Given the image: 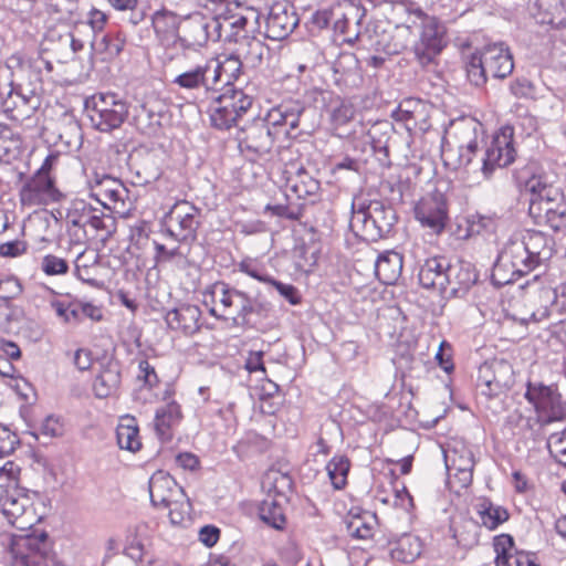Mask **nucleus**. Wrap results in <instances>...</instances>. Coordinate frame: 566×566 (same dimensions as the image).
Wrapping results in <instances>:
<instances>
[{
    "label": "nucleus",
    "instance_id": "obj_42",
    "mask_svg": "<svg viewBox=\"0 0 566 566\" xmlns=\"http://www.w3.org/2000/svg\"><path fill=\"white\" fill-rule=\"evenodd\" d=\"M260 518L275 530H282L285 525V515L279 499L269 495L259 506Z\"/></svg>",
    "mask_w": 566,
    "mask_h": 566
},
{
    "label": "nucleus",
    "instance_id": "obj_52",
    "mask_svg": "<svg viewBox=\"0 0 566 566\" xmlns=\"http://www.w3.org/2000/svg\"><path fill=\"white\" fill-rule=\"evenodd\" d=\"M136 380L140 384L137 394H142L144 390H150L159 384L157 373L147 359H140L138 361Z\"/></svg>",
    "mask_w": 566,
    "mask_h": 566
},
{
    "label": "nucleus",
    "instance_id": "obj_19",
    "mask_svg": "<svg viewBox=\"0 0 566 566\" xmlns=\"http://www.w3.org/2000/svg\"><path fill=\"white\" fill-rule=\"evenodd\" d=\"M431 106L418 98L403 99L392 112L396 122L403 123L408 132L424 133L429 129Z\"/></svg>",
    "mask_w": 566,
    "mask_h": 566
},
{
    "label": "nucleus",
    "instance_id": "obj_8",
    "mask_svg": "<svg viewBox=\"0 0 566 566\" xmlns=\"http://www.w3.org/2000/svg\"><path fill=\"white\" fill-rule=\"evenodd\" d=\"M514 384V369L505 359L485 361L479 368L476 387L486 399L500 397Z\"/></svg>",
    "mask_w": 566,
    "mask_h": 566
},
{
    "label": "nucleus",
    "instance_id": "obj_36",
    "mask_svg": "<svg viewBox=\"0 0 566 566\" xmlns=\"http://www.w3.org/2000/svg\"><path fill=\"white\" fill-rule=\"evenodd\" d=\"M39 105L40 99L34 90H30L27 93L17 90L12 95V99L3 103L2 112L11 118H18V116H29Z\"/></svg>",
    "mask_w": 566,
    "mask_h": 566
},
{
    "label": "nucleus",
    "instance_id": "obj_38",
    "mask_svg": "<svg viewBox=\"0 0 566 566\" xmlns=\"http://www.w3.org/2000/svg\"><path fill=\"white\" fill-rule=\"evenodd\" d=\"M483 526L495 530L509 520V512L501 505H495L489 499H479L474 505Z\"/></svg>",
    "mask_w": 566,
    "mask_h": 566
},
{
    "label": "nucleus",
    "instance_id": "obj_58",
    "mask_svg": "<svg viewBox=\"0 0 566 566\" xmlns=\"http://www.w3.org/2000/svg\"><path fill=\"white\" fill-rule=\"evenodd\" d=\"M19 443L17 433L0 423V458L11 454Z\"/></svg>",
    "mask_w": 566,
    "mask_h": 566
},
{
    "label": "nucleus",
    "instance_id": "obj_31",
    "mask_svg": "<svg viewBox=\"0 0 566 566\" xmlns=\"http://www.w3.org/2000/svg\"><path fill=\"white\" fill-rule=\"evenodd\" d=\"M94 208L84 200H74L67 209L65 222L71 237L81 240L87 235V223Z\"/></svg>",
    "mask_w": 566,
    "mask_h": 566
},
{
    "label": "nucleus",
    "instance_id": "obj_46",
    "mask_svg": "<svg viewBox=\"0 0 566 566\" xmlns=\"http://www.w3.org/2000/svg\"><path fill=\"white\" fill-rule=\"evenodd\" d=\"M376 516L369 512L361 515H349L346 520V528L350 536L358 539H368L374 534Z\"/></svg>",
    "mask_w": 566,
    "mask_h": 566
},
{
    "label": "nucleus",
    "instance_id": "obj_34",
    "mask_svg": "<svg viewBox=\"0 0 566 566\" xmlns=\"http://www.w3.org/2000/svg\"><path fill=\"white\" fill-rule=\"evenodd\" d=\"M402 271V256L395 251H386L375 261V274L377 279L387 285L394 284Z\"/></svg>",
    "mask_w": 566,
    "mask_h": 566
},
{
    "label": "nucleus",
    "instance_id": "obj_15",
    "mask_svg": "<svg viewBox=\"0 0 566 566\" xmlns=\"http://www.w3.org/2000/svg\"><path fill=\"white\" fill-rule=\"evenodd\" d=\"M264 36L281 41L286 39L298 24V17L294 8L286 2H274L265 17H263Z\"/></svg>",
    "mask_w": 566,
    "mask_h": 566
},
{
    "label": "nucleus",
    "instance_id": "obj_51",
    "mask_svg": "<svg viewBox=\"0 0 566 566\" xmlns=\"http://www.w3.org/2000/svg\"><path fill=\"white\" fill-rule=\"evenodd\" d=\"M87 230L91 229L95 233L94 235H101L107 238L114 228V218L111 214H106L103 211L94 208L91 218H88Z\"/></svg>",
    "mask_w": 566,
    "mask_h": 566
},
{
    "label": "nucleus",
    "instance_id": "obj_23",
    "mask_svg": "<svg viewBox=\"0 0 566 566\" xmlns=\"http://www.w3.org/2000/svg\"><path fill=\"white\" fill-rule=\"evenodd\" d=\"M483 126L474 118H464L454 123L447 133L443 143L451 146L464 147L478 154Z\"/></svg>",
    "mask_w": 566,
    "mask_h": 566
},
{
    "label": "nucleus",
    "instance_id": "obj_13",
    "mask_svg": "<svg viewBox=\"0 0 566 566\" xmlns=\"http://www.w3.org/2000/svg\"><path fill=\"white\" fill-rule=\"evenodd\" d=\"M62 198L63 193L55 186L54 178L41 174L30 176L19 190L20 203L28 208L48 206L59 202Z\"/></svg>",
    "mask_w": 566,
    "mask_h": 566
},
{
    "label": "nucleus",
    "instance_id": "obj_39",
    "mask_svg": "<svg viewBox=\"0 0 566 566\" xmlns=\"http://www.w3.org/2000/svg\"><path fill=\"white\" fill-rule=\"evenodd\" d=\"M151 22L157 36L160 38L161 41L174 39L179 28H181L179 17L166 9L156 11L153 14Z\"/></svg>",
    "mask_w": 566,
    "mask_h": 566
},
{
    "label": "nucleus",
    "instance_id": "obj_56",
    "mask_svg": "<svg viewBox=\"0 0 566 566\" xmlns=\"http://www.w3.org/2000/svg\"><path fill=\"white\" fill-rule=\"evenodd\" d=\"M266 211H270L273 216L286 218L290 220H298L303 212V206L301 203H276L268 205Z\"/></svg>",
    "mask_w": 566,
    "mask_h": 566
},
{
    "label": "nucleus",
    "instance_id": "obj_64",
    "mask_svg": "<svg viewBox=\"0 0 566 566\" xmlns=\"http://www.w3.org/2000/svg\"><path fill=\"white\" fill-rule=\"evenodd\" d=\"M551 217L546 220V224L556 232H566V205L558 203Z\"/></svg>",
    "mask_w": 566,
    "mask_h": 566
},
{
    "label": "nucleus",
    "instance_id": "obj_41",
    "mask_svg": "<svg viewBox=\"0 0 566 566\" xmlns=\"http://www.w3.org/2000/svg\"><path fill=\"white\" fill-rule=\"evenodd\" d=\"M22 139L9 125L0 123V164H9L20 154Z\"/></svg>",
    "mask_w": 566,
    "mask_h": 566
},
{
    "label": "nucleus",
    "instance_id": "obj_53",
    "mask_svg": "<svg viewBox=\"0 0 566 566\" xmlns=\"http://www.w3.org/2000/svg\"><path fill=\"white\" fill-rule=\"evenodd\" d=\"M108 21V15L96 8H92L85 18V21L77 22L75 24V30L80 31L83 27H90L94 36H97L99 32H102Z\"/></svg>",
    "mask_w": 566,
    "mask_h": 566
},
{
    "label": "nucleus",
    "instance_id": "obj_10",
    "mask_svg": "<svg viewBox=\"0 0 566 566\" xmlns=\"http://www.w3.org/2000/svg\"><path fill=\"white\" fill-rule=\"evenodd\" d=\"M200 224V211L190 202H176L163 219L166 233L178 242L193 240Z\"/></svg>",
    "mask_w": 566,
    "mask_h": 566
},
{
    "label": "nucleus",
    "instance_id": "obj_50",
    "mask_svg": "<svg viewBox=\"0 0 566 566\" xmlns=\"http://www.w3.org/2000/svg\"><path fill=\"white\" fill-rule=\"evenodd\" d=\"M496 566H511V559L514 554V539L509 534H501L493 539Z\"/></svg>",
    "mask_w": 566,
    "mask_h": 566
},
{
    "label": "nucleus",
    "instance_id": "obj_12",
    "mask_svg": "<svg viewBox=\"0 0 566 566\" xmlns=\"http://www.w3.org/2000/svg\"><path fill=\"white\" fill-rule=\"evenodd\" d=\"M178 41L184 48L203 46L209 40H221V24L214 17L193 13L181 22Z\"/></svg>",
    "mask_w": 566,
    "mask_h": 566
},
{
    "label": "nucleus",
    "instance_id": "obj_49",
    "mask_svg": "<svg viewBox=\"0 0 566 566\" xmlns=\"http://www.w3.org/2000/svg\"><path fill=\"white\" fill-rule=\"evenodd\" d=\"M326 471L334 489L342 490L347 483L349 460L343 455L334 457L327 463Z\"/></svg>",
    "mask_w": 566,
    "mask_h": 566
},
{
    "label": "nucleus",
    "instance_id": "obj_57",
    "mask_svg": "<svg viewBox=\"0 0 566 566\" xmlns=\"http://www.w3.org/2000/svg\"><path fill=\"white\" fill-rule=\"evenodd\" d=\"M57 41L60 48L63 51L64 57H70L71 55L82 51L85 46V42L75 38V35L71 32L59 34Z\"/></svg>",
    "mask_w": 566,
    "mask_h": 566
},
{
    "label": "nucleus",
    "instance_id": "obj_4",
    "mask_svg": "<svg viewBox=\"0 0 566 566\" xmlns=\"http://www.w3.org/2000/svg\"><path fill=\"white\" fill-rule=\"evenodd\" d=\"M514 69L513 55L504 43L486 45L481 52L472 53L465 62V72L469 82L480 87L488 81V76L503 80Z\"/></svg>",
    "mask_w": 566,
    "mask_h": 566
},
{
    "label": "nucleus",
    "instance_id": "obj_11",
    "mask_svg": "<svg viewBox=\"0 0 566 566\" xmlns=\"http://www.w3.org/2000/svg\"><path fill=\"white\" fill-rule=\"evenodd\" d=\"M514 129L503 126L493 136L491 144L481 158V172L485 179H490L497 168H504L515 160L516 150L513 145Z\"/></svg>",
    "mask_w": 566,
    "mask_h": 566
},
{
    "label": "nucleus",
    "instance_id": "obj_17",
    "mask_svg": "<svg viewBox=\"0 0 566 566\" xmlns=\"http://www.w3.org/2000/svg\"><path fill=\"white\" fill-rule=\"evenodd\" d=\"M286 199L294 195L297 199L315 201L321 189L319 181L314 178L302 165L289 164L283 170Z\"/></svg>",
    "mask_w": 566,
    "mask_h": 566
},
{
    "label": "nucleus",
    "instance_id": "obj_32",
    "mask_svg": "<svg viewBox=\"0 0 566 566\" xmlns=\"http://www.w3.org/2000/svg\"><path fill=\"white\" fill-rule=\"evenodd\" d=\"M122 382L120 367L117 361H108L96 376L93 390L97 398H107L117 392Z\"/></svg>",
    "mask_w": 566,
    "mask_h": 566
},
{
    "label": "nucleus",
    "instance_id": "obj_27",
    "mask_svg": "<svg viewBox=\"0 0 566 566\" xmlns=\"http://www.w3.org/2000/svg\"><path fill=\"white\" fill-rule=\"evenodd\" d=\"M448 289L443 294L449 296L463 295L478 280L470 263L457 262L452 264L449 261L448 269Z\"/></svg>",
    "mask_w": 566,
    "mask_h": 566
},
{
    "label": "nucleus",
    "instance_id": "obj_43",
    "mask_svg": "<svg viewBox=\"0 0 566 566\" xmlns=\"http://www.w3.org/2000/svg\"><path fill=\"white\" fill-rule=\"evenodd\" d=\"M90 44L93 53L106 61L116 57L122 52L125 41L119 36L104 34L94 36Z\"/></svg>",
    "mask_w": 566,
    "mask_h": 566
},
{
    "label": "nucleus",
    "instance_id": "obj_7",
    "mask_svg": "<svg viewBox=\"0 0 566 566\" xmlns=\"http://www.w3.org/2000/svg\"><path fill=\"white\" fill-rule=\"evenodd\" d=\"M86 115L93 127L101 132L118 128L128 115L125 101L114 93H99L85 102Z\"/></svg>",
    "mask_w": 566,
    "mask_h": 566
},
{
    "label": "nucleus",
    "instance_id": "obj_60",
    "mask_svg": "<svg viewBox=\"0 0 566 566\" xmlns=\"http://www.w3.org/2000/svg\"><path fill=\"white\" fill-rule=\"evenodd\" d=\"M41 268L48 275L65 274L69 270L66 261L53 254L43 258Z\"/></svg>",
    "mask_w": 566,
    "mask_h": 566
},
{
    "label": "nucleus",
    "instance_id": "obj_45",
    "mask_svg": "<svg viewBox=\"0 0 566 566\" xmlns=\"http://www.w3.org/2000/svg\"><path fill=\"white\" fill-rule=\"evenodd\" d=\"M441 156L447 167L452 170H457L460 168H467L469 165H471L473 158L476 156V153L471 151L464 147L462 148L442 143Z\"/></svg>",
    "mask_w": 566,
    "mask_h": 566
},
{
    "label": "nucleus",
    "instance_id": "obj_30",
    "mask_svg": "<svg viewBox=\"0 0 566 566\" xmlns=\"http://www.w3.org/2000/svg\"><path fill=\"white\" fill-rule=\"evenodd\" d=\"M182 419L180 406L176 401H169L156 410L155 431L160 440L169 441L172 438V429Z\"/></svg>",
    "mask_w": 566,
    "mask_h": 566
},
{
    "label": "nucleus",
    "instance_id": "obj_54",
    "mask_svg": "<svg viewBox=\"0 0 566 566\" xmlns=\"http://www.w3.org/2000/svg\"><path fill=\"white\" fill-rule=\"evenodd\" d=\"M335 73L342 76H357L359 71V61L353 53H343L334 63Z\"/></svg>",
    "mask_w": 566,
    "mask_h": 566
},
{
    "label": "nucleus",
    "instance_id": "obj_14",
    "mask_svg": "<svg viewBox=\"0 0 566 566\" xmlns=\"http://www.w3.org/2000/svg\"><path fill=\"white\" fill-rule=\"evenodd\" d=\"M446 27L434 17L424 18L418 42L413 46L416 60L422 66L430 64L446 45Z\"/></svg>",
    "mask_w": 566,
    "mask_h": 566
},
{
    "label": "nucleus",
    "instance_id": "obj_47",
    "mask_svg": "<svg viewBox=\"0 0 566 566\" xmlns=\"http://www.w3.org/2000/svg\"><path fill=\"white\" fill-rule=\"evenodd\" d=\"M144 528L145 525L142 524L129 528L125 539L123 554L130 558L136 566H144L143 562L146 551L140 537Z\"/></svg>",
    "mask_w": 566,
    "mask_h": 566
},
{
    "label": "nucleus",
    "instance_id": "obj_22",
    "mask_svg": "<svg viewBox=\"0 0 566 566\" xmlns=\"http://www.w3.org/2000/svg\"><path fill=\"white\" fill-rule=\"evenodd\" d=\"M211 71L212 67H210L208 61H206L202 64H198L195 67L181 72L171 83L178 86V88L188 92L193 98H197V94L200 92L208 93L216 90Z\"/></svg>",
    "mask_w": 566,
    "mask_h": 566
},
{
    "label": "nucleus",
    "instance_id": "obj_35",
    "mask_svg": "<svg viewBox=\"0 0 566 566\" xmlns=\"http://www.w3.org/2000/svg\"><path fill=\"white\" fill-rule=\"evenodd\" d=\"M205 296H209L212 304H219L222 312L230 318L237 302L242 297V292L230 287L224 282H216L207 287Z\"/></svg>",
    "mask_w": 566,
    "mask_h": 566
},
{
    "label": "nucleus",
    "instance_id": "obj_62",
    "mask_svg": "<svg viewBox=\"0 0 566 566\" xmlns=\"http://www.w3.org/2000/svg\"><path fill=\"white\" fill-rule=\"evenodd\" d=\"M356 109L349 102L343 101L332 113V120L336 126L349 123L355 116Z\"/></svg>",
    "mask_w": 566,
    "mask_h": 566
},
{
    "label": "nucleus",
    "instance_id": "obj_44",
    "mask_svg": "<svg viewBox=\"0 0 566 566\" xmlns=\"http://www.w3.org/2000/svg\"><path fill=\"white\" fill-rule=\"evenodd\" d=\"M392 13L397 20V25L406 27L409 30L416 27L421 28L424 18L429 17L413 3H397L392 8Z\"/></svg>",
    "mask_w": 566,
    "mask_h": 566
},
{
    "label": "nucleus",
    "instance_id": "obj_9",
    "mask_svg": "<svg viewBox=\"0 0 566 566\" xmlns=\"http://www.w3.org/2000/svg\"><path fill=\"white\" fill-rule=\"evenodd\" d=\"M525 398L535 407L543 423L566 420V400L556 388L528 381Z\"/></svg>",
    "mask_w": 566,
    "mask_h": 566
},
{
    "label": "nucleus",
    "instance_id": "obj_2",
    "mask_svg": "<svg viewBox=\"0 0 566 566\" xmlns=\"http://www.w3.org/2000/svg\"><path fill=\"white\" fill-rule=\"evenodd\" d=\"M303 109L297 101L273 107L266 117H258L240 128L237 134L239 148L259 157L269 154L281 134L292 136V132L298 127Z\"/></svg>",
    "mask_w": 566,
    "mask_h": 566
},
{
    "label": "nucleus",
    "instance_id": "obj_3",
    "mask_svg": "<svg viewBox=\"0 0 566 566\" xmlns=\"http://www.w3.org/2000/svg\"><path fill=\"white\" fill-rule=\"evenodd\" d=\"M397 221L394 208L379 200L366 202L355 197L352 201L350 228L368 241L387 237Z\"/></svg>",
    "mask_w": 566,
    "mask_h": 566
},
{
    "label": "nucleus",
    "instance_id": "obj_37",
    "mask_svg": "<svg viewBox=\"0 0 566 566\" xmlns=\"http://www.w3.org/2000/svg\"><path fill=\"white\" fill-rule=\"evenodd\" d=\"M1 510L3 515L8 518L9 523L23 528L28 521H24V515L28 513L29 499L27 496H17L15 494L7 493L0 500Z\"/></svg>",
    "mask_w": 566,
    "mask_h": 566
},
{
    "label": "nucleus",
    "instance_id": "obj_48",
    "mask_svg": "<svg viewBox=\"0 0 566 566\" xmlns=\"http://www.w3.org/2000/svg\"><path fill=\"white\" fill-rule=\"evenodd\" d=\"M421 554V544L419 538L413 536L402 537L397 545L391 548L390 556L394 560L405 564L412 563Z\"/></svg>",
    "mask_w": 566,
    "mask_h": 566
},
{
    "label": "nucleus",
    "instance_id": "obj_61",
    "mask_svg": "<svg viewBox=\"0 0 566 566\" xmlns=\"http://www.w3.org/2000/svg\"><path fill=\"white\" fill-rule=\"evenodd\" d=\"M247 45L248 49L243 54L244 61L252 66L259 65L263 60L266 48L260 40L256 39L248 41Z\"/></svg>",
    "mask_w": 566,
    "mask_h": 566
},
{
    "label": "nucleus",
    "instance_id": "obj_29",
    "mask_svg": "<svg viewBox=\"0 0 566 566\" xmlns=\"http://www.w3.org/2000/svg\"><path fill=\"white\" fill-rule=\"evenodd\" d=\"M554 300V290L551 287H543L530 294L526 304L530 316L524 317L523 321L539 323L552 317V303Z\"/></svg>",
    "mask_w": 566,
    "mask_h": 566
},
{
    "label": "nucleus",
    "instance_id": "obj_18",
    "mask_svg": "<svg viewBox=\"0 0 566 566\" xmlns=\"http://www.w3.org/2000/svg\"><path fill=\"white\" fill-rule=\"evenodd\" d=\"M90 195L105 209L118 210L125 206L127 189L124 184L108 175L96 174L88 181Z\"/></svg>",
    "mask_w": 566,
    "mask_h": 566
},
{
    "label": "nucleus",
    "instance_id": "obj_1",
    "mask_svg": "<svg viewBox=\"0 0 566 566\" xmlns=\"http://www.w3.org/2000/svg\"><path fill=\"white\" fill-rule=\"evenodd\" d=\"M555 253L553 237L538 230H525L520 238H511L502 249L493 268L495 284L514 282L546 263Z\"/></svg>",
    "mask_w": 566,
    "mask_h": 566
},
{
    "label": "nucleus",
    "instance_id": "obj_28",
    "mask_svg": "<svg viewBox=\"0 0 566 566\" xmlns=\"http://www.w3.org/2000/svg\"><path fill=\"white\" fill-rule=\"evenodd\" d=\"M211 71L213 85L222 83L224 87L237 86L233 82L238 81L242 73L243 62L239 55L230 54L222 60H208Z\"/></svg>",
    "mask_w": 566,
    "mask_h": 566
},
{
    "label": "nucleus",
    "instance_id": "obj_33",
    "mask_svg": "<svg viewBox=\"0 0 566 566\" xmlns=\"http://www.w3.org/2000/svg\"><path fill=\"white\" fill-rule=\"evenodd\" d=\"M129 168L134 171L136 182L139 185L150 184L157 180L161 175L157 157L148 153L130 156Z\"/></svg>",
    "mask_w": 566,
    "mask_h": 566
},
{
    "label": "nucleus",
    "instance_id": "obj_63",
    "mask_svg": "<svg viewBox=\"0 0 566 566\" xmlns=\"http://www.w3.org/2000/svg\"><path fill=\"white\" fill-rule=\"evenodd\" d=\"M20 469L12 462L8 461L0 468V489L15 485L19 479Z\"/></svg>",
    "mask_w": 566,
    "mask_h": 566
},
{
    "label": "nucleus",
    "instance_id": "obj_24",
    "mask_svg": "<svg viewBox=\"0 0 566 566\" xmlns=\"http://www.w3.org/2000/svg\"><path fill=\"white\" fill-rule=\"evenodd\" d=\"M234 7H228L216 13V19L221 24V33L226 29L247 30V32L261 33V14L254 8H243L240 12H233Z\"/></svg>",
    "mask_w": 566,
    "mask_h": 566
},
{
    "label": "nucleus",
    "instance_id": "obj_5",
    "mask_svg": "<svg viewBox=\"0 0 566 566\" xmlns=\"http://www.w3.org/2000/svg\"><path fill=\"white\" fill-rule=\"evenodd\" d=\"M253 98L239 86L223 87L210 106L211 125L218 129H229L252 107Z\"/></svg>",
    "mask_w": 566,
    "mask_h": 566
},
{
    "label": "nucleus",
    "instance_id": "obj_16",
    "mask_svg": "<svg viewBox=\"0 0 566 566\" xmlns=\"http://www.w3.org/2000/svg\"><path fill=\"white\" fill-rule=\"evenodd\" d=\"M444 462L449 474L448 483L453 488L465 489L472 483L474 458L465 446L444 451Z\"/></svg>",
    "mask_w": 566,
    "mask_h": 566
},
{
    "label": "nucleus",
    "instance_id": "obj_21",
    "mask_svg": "<svg viewBox=\"0 0 566 566\" xmlns=\"http://www.w3.org/2000/svg\"><path fill=\"white\" fill-rule=\"evenodd\" d=\"M415 216L422 226L440 233L447 220V203L443 195L436 192L421 198L415 208Z\"/></svg>",
    "mask_w": 566,
    "mask_h": 566
},
{
    "label": "nucleus",
    "instance_id": "obj_55",
    "mask_svg": "<svg viewBox=\"0 0 566 566\" xmlns=\"http://www.w3.org/2000/svg\"><path fill=\"white\" fill-rule=\"evenodd\" d=\"M117 11H129V22L133 25L139 24L145 19V12L138 9V0H107Z\"/></svg>",
    "mask_w": 566,
    "mask_h": 566
},
{
    "label": "nucleus",
    "instance_id": "obj_6",
    "mask_svg": "<svg viewBox=\"0 0 566 566\" xmlns=\"http://www.w3.org/2000/svg\"><path fill=\"white\" fill-rule=\"evenodd\" d=\"M9 549L20 566H54L49 536L45 532L12 534Z\"/></svg>",
    "mask_w": 566,
    "mask_h": 566
},
{
    "label": "nucleus",
    "instance_id": "obj_25",
    "mask_svg": "<svg viewBox=\"0 0 566 566\" xmlns=\"http://www.w3.org/2000/svg\"><path fill=\"white\" fill-rule=\"evenodd\" d=\"M449 260L444 256L427 259L419 269V283L424 289L438 290L443 293L448 289Z\"/></svg>",
    "mask_w": 566,
    "mask_h": 566
},
{
    "label": "nucleus",
    "instance_id": "obj_40",
    "mask_svg": "<svg viewBox=\"0 0 566 566\" xmlns=\"http://www.w3.org/2000/svg\"><path fill=\"white\" fill-rule=\"evenodd\" d=\"M138 433L139 430L136 419L130 416L123 417L116 429L117 443L119 448L132 452L139 450L142 442Z\"/></svg>",
    "mask_w": 566,
    "mask_h": 566
},
{
    "label": "nucleus",
    "instance_id": "obj_59",
    "mask_svg": "<svg viewBox=\"0 0 566 566\" xmlns=\"http://www.w3.org/2000/svg\"><path fill=\"white\" fill-rule=\"evenodd\" d=\"M559 202H548L542 200H530V214L537 220V222H546L551 217L549 212L555 211L556 205Z\"/></svg>",
    "mask_w": 566,
    "mask_h": 566
},
{
    "label": "nucleus",
    "instance_id": "obj_26",
    "mask_svg": "<svg viewBox=\"0 0 566 566\" xmlns=\"http://www.w3.org/2000/svg\"><path fill=\"white\" fill-rule=\"evenodd\" d=\"M200 318L201 310L192 304H181L169 311L165 316V321L170 329L185 335H193L200 329Z\"/></svg>",
    "mask_w": 566,
    "mask_h": 566
},
{
    "label": "nucleus",
    "instance_id": "obj_20",
    "mask_svg": "<svg viewBox=\"0 0 566 566\" xmlns=\"http://www.w3.org/2000/svg\"><path fill=\"white\" fill-rule=\"evenodd\" d=\"M149 495L154 506L165 509L178 504L185 497L182 488H180L174 478L164 471L155 472L149 479Z\"/></svg>",
    "mask_w": 566,
    "mask_h": 566
}]
</instances>
